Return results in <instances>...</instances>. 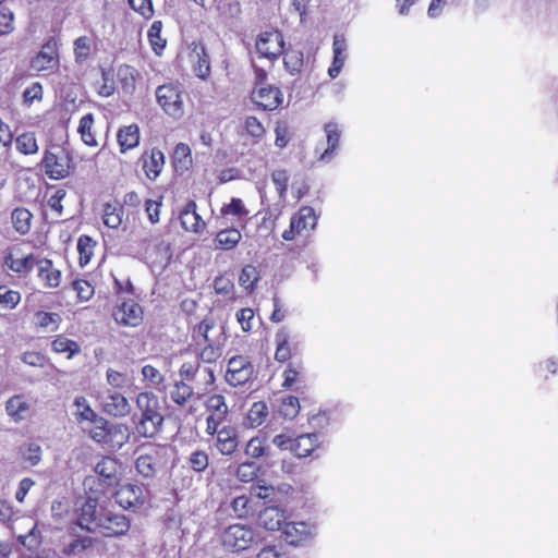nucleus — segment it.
Instances as JSON below:
<instances>
[{
    "label": "nucleus",
    "instance_id": "obj_1",
    "mask_svg": "<svg viewBox=\"0 0 558 558\" xmlns=\"http://www.w3.org/2000/svg\"><path fill=\"white\" fill-rule=\"evenodd\" d=\"M138 416H133L136 433L145 438H153L161 430L163 416L158 398L149 391L140 392L135 399Z\"/></svg>",
    "mask_w": 558,
    "mask_h": 558
},
{
    "label": "nucleus",
    "instance_id": "obj_2",
    "mask_svg": "<svg viewBox=\"0 0 558 558\" xmlns=\"http://www.w3.org/2000/svg\"><path fill=\"white\" fill-rule=\"evenodd\" d=\"M156 99L162 110L173 119H180L184 114L182 93L177 85L165 84L156 89Z\"/></svg>",
    "mask_w": 558,
    "mask_h": 558
},
{
    "label": "nucleus",
    "instance_id": "obj_3",
    "mask_svg": "<svg viewBox=\"0 0 558 558\" xmlns=\"http://www.w3.org/2000/svg\"><path fill=\"white\" fill-rule=\"evenodd\" d=\"M254 539L255 533L253 529L244 524H232L221 535L223 547L231 551L245 550Z\"/></svg>",
    "mask_w": 558,
    "mask_h": 558
},
{
    "label": "nucleus",
    "instance_id": "obj_4",
    "mask_svg": "<svg viewBox=\"0 0 558 558\" xmlns=\"http://www.w3.org/2000/svg\"><path fill=\"white\" fill-rule=\"evenodd\" d=\"M59 66L58 41L49 38L39 52L31 60V69L36 72H52Z\"/></svg>",
    "mask_w": 558,
    "mask_h": 558
},
{
    "label": "nucleus",
    "instance_id": "obj_5",
    "mask_svg": "<svg viewBox=\"0 0 558 558\" xmlns=\"http://www.w3.org/2000/svg\"><path fill=\"white\" fill-rule=\"evenodd\" d=\"M99 401L104 412L113 417H125L131 413L129 400L119 391L105 389L99 395Z\"/></svg>",
    "mask_w": 558,
    "mask_h": 558
},
{
    "label": "nucleus",
    "instance_id": "obj_6",
    "mask_svg": "<svg viewBox=\"0 0 558 558\" xmlns=\"http://www.w3.org/2000/svg\"><path fill=\"white\" fill-rule=\"evenodd\" d=\"M255 46L260 57L275 60L283 52V36L278 31L263 32L258 35Z\"/></svg>",
    "mask_w": 558,
    "mask_h": 558
},
{
    "label": "nucleus",
    "instance_id": "obj_7",
    "mask_svg": "<svg viewBox=\"0 0 558 558\" xmlns=\"http://www.w3.org/2000/svg\"><path fill=\"white\" fill-rule=\"evenodd\" d=\"M130 529V521L124 514L114 513L104 509L98 518L97 531L105 536H118L125 534Z\"/></svg>",
    "mask_w": 558,
    "mask_h": 558
},
{
    "label": "nucleus",
    "instance_id": "obj_8",
    "mask_svg": "<svg viewBox=\"0 0 558 558\" xmlns=\"http://www.w3.org/2000/svg\"><path fill=\"white\" fill-rule=\"evenodd\" d=\"M70 158L60 148L57 151L47 150L43 160L46 174L53 180H60L70 173Z\"/></svg>",
    "mask_w": 558,
    "mask_h": 558
},
{
    "label": "nucleus",
    "instance_id": "obj_9",
    "mask_svg": "<svg viewBox=\"0 0 558 558\" xmlns=\"http://www.w3.org/2000/svg\"><path fill=\"white\" fill-rule=\"evenodd\" d=\"M253 375V365L245 356H232L228 362L226 380L231 386H241L250 380Z\"/></svg>",
    "mask_w": 558,
    "mask_h": 558
},
{
    "label": "nucleus",
    "instance_id": "obj_10",
    "mask_svg": "<svg viewBox=\"0 0 558 558\" xmlns=\"http://www.w3.org/2000/svg\"><path fill=\"white\" fill-rule=\"evenodd\" d=\"M284 541L290 545H301L313 539L316 526L308 522H286L282 530Z\"/></svg>",
    "mask_w": 558,
    "mask_h": 558
},
{
    "label": "nucleus",
    "instance_id": "obj_11",
    "mask_svg": "<svg viewBox=\"0 0 558 558\" xmlns=\"http://www.w3.org/2000/svg\"><path fill=\"white\" fill-rule=\"evenodd\" d=\"M38 258L34 254H24L20 247H12L4 256V266L13 272L28 274L37 265Z\"/></svg>",
    "mask_w": 558,
    "mask_h": 558
},
{
    "label": "nucleus",
    "instance_id": "obj_12",
    "mask_svg": "<svg viewBox=\"0 0 558 558\" xmlns=\"http://www.w3.org/2000/svg\"><path fill=\"white\" fill-rule=\"evenodd\" d=\"M112 316L119 325L135 327L143 319V311L136 302L130 300L118 305Z\"/></svg>",
    "mask_w": 558,
    "mask_h": 558
},
{
    "label": "nucleus",
    "instance_id": "obj_13",
    "mask_svg": "<svg viewBox=\"0 0 558 558\" xmlns=\"http://www.w3.org/2000/svg\"><path fill=\"white\" fill-rule=\"evenodd\" d=\"M253 100L265 110H275L281 105L283 94L276 86H258L253 92Z\"/></svg>",
    "mask_w": 558,
    "mask_h": 558
},
{
    "label": "nucleus",
    "instance_id": "obj_14",
    "mask_svg": "<svg viewBox=\"0 0 558 558\" xmlns=\"http://www.w3.org/2000/svg\"><path fill=\"white\" fill-rule=\"evenodd\" d=\"M117 502L124 509L137 508L145 501L144 489L136 484H126L116 494Z\"/></svg>",
    "mask_w": 558,
    "mask_h": 558
},
{
    "label": "nucleus",
    "instance_id": "obj_15",
    "mask_svg": "<svg viewBox=\"0 0 558 558\" xmlns=\"http://www.w3.org/2000/svg\"><path fill=\"white\" fill-rule=\"evenodd\" d=\"M102 510L104 508L98 509L96 500L87 499L80 509L78 525L89 532H96L98 518L102 514Z\"/></svg>",
    "mask_w": 558,
    "mask_h": 558
},
{
    "label": "nucleus",
    "instance_id": "obj_16",
    "mask_svg": "<svg viewBox=\"0 0 558 558\" xmlns=\"http://www.w3.org/2000/svg\"><path fill=\"white\" fill-rule=\"evenodd\" d=\"M324 131L326 133L327 148L319 155L318 160L322 162H330L339 147L341 130L338 123L330 121L325 124Z\"/></svg>",
    "mask_w": 558,
    "mask_h": 558
},
{
    "label": "nucleus",
    "instance_id": "obj_17",
    "mask_svg": "<svg viewBox=\"0 0 558 558\" xmlns=\"http://www.w3.org/2000/svg\"><path fill=\"white\" fill-rule=\"evenodd\" d=\"M347 49L348 45L344 36L339 34L335 35L332 43L333 58L328 69V75L331 78H336L340 74L347 60Z\"/></svg>",
    "mask_w": 558,
    "mask_h": 558
},
{
    "label": "nucleus",
    "instance_id": "obj_18",
    "mask_svg": "<svg viewBox=\"0 0 558 558\" xmlns=\"http://www.w3.org/2000/svg\"><path fill=\"white\" fill-rule=\"evenodd\" d=\"M319 446L320 435L318 433L303 434L293 439L291 451L298 458H306Z\"/></svg>",
    "mask_w": 558,
    "mask_h": 558
},
{
    "label": "nucleus",
    "instance_id": "obj_19",
    "mask_svg": "<svg viewBox=\"0 0 558 558\" xmlns=\"http://www.w3.org/2000/svg\"><path fill=\"white\" fill-rule=\"evenodd\" d=\"M239 446L238 432L234 427L223 426L216 437V448L223 456L235 452Z\"/></svg>",
    "mask_w": 558,
    "mask_h": 558
},
{
    "label": "nucleus",
    "instance_id": "obj_20",
    "mask_svg": "<svg viewBox=\"0 0 558 558\" xmlns=\"http://www.w3.org/2000/svg\"><path fill=\"white\" fill-rule=\"evenodd\" d=\"M36 266L38 269V278L43 281L45 288L54 289L60 286L61 271L53 267L50 259L40 258Z\"/></svg>",
    "mask_w": 558,
    "mask_h": 558
},
{
    "label": "nucleus",
    "instance_id": "obj_21",
    "mask_svg": "<svg viewBox=\"0 0 558 558\" xmlns=\"http://www.w3.org/2000/svg\"><path fill=\"white\" fill-rule=\"evenodd\" d=\"M196 207V203L190 201L180 213V221L184 230L198 233L204 229L205 222L197 214Z\"/></svg>",
    "mask_w": 558,
    "mask_h": 558
},
{
    "label": "nucleus",
    "instance_id": "obj_22",
    "mask_svg": "<svg viewBox=\"0 0 558 558\" xmlns=\"http://www.w3.org/2000/svg\"><path fill=\"white\" fill-rule=\"evenodd\" d=\"M143 169L149 180H156L162 171L165 165V156L161 150L153 148L150 151L142 156Z\"/></svg>",
    "mask_w": 558,
    "mask_h": 558
},
{
    "label": "nucleus",
    "instance_id": "obj_23",
    "mask_svg": "<svg viewBox=\"0 0 558 558\" xmlns=\"http://www.w3.org/2000/svg\"><path fill=\"white\" fill-rule=\"evenodd\" d=\"M292 229H298L299 233L310 232L317 225V216L312 207L303 206L291 218Z\"/></svg>",
    "mask_w": 558,
    "mask_h": 558
},
{
    "label": "nucleus",
    "instance_id": "obj_24",
    "mask_svg": "<svg viewBox=\"0 0 558 558\" xmlns=\"http://www.w3.org/2000/svg\"><path fill=\"white\" fill-rule=\"evenodd\" d=\"M259 523L269 531L283 530L286 523L284 511L278 507H267L259 514Z\"/></svg>",
    "mask_w": 558,
    "mask_h": 558
},
{
    "label": "nucleus",
    "instance_id": "obj_25",
    "mask_svg": "<svg viewBox=\"0 0 558 558\" xmlns=\"http://www.w3.org/2000/svg\"><path fill=\"white\" fill-rule=\"evenodd\" d=\"M135 469L143 477L151 478L156 475L158 469V451L153 449L150 452L142 453L135 461Z\"/></svg>",
    "mask_w": 558,
    "mask_h": 558
},
{
    "label": "nucleus",
    "instance_id": "obj_26",
    "mask_svg": "<svg viewBox=\"0 0 558 558\" xmlns=\"http://www.w3.org/2000/svg\"><path fill=\"white\" fill-rule=\"evenodd\" d=\"M130 432L129 427L124 424H110L108 436L104 444L112 450H119L129 441Z\"/></svg>",
    "mask_w": 558,
    "mask_h": 558
},
{
    "label": "nucleus",
    "instance_id": "obj_27",
    "mask_svg": "<svg viewBox=\"0 0 558 558\" xmlns=\"http://www.w3.org/2000/svg\"><path fill=\"white\" fill-rule=\"evenodd\" d=\"M109 426V422L99 415L97 420H93L89 424H84L81 428L83 432L87 433L94 441L104 445L108 436Z\"/></svg>",
    "mask_w": 558,
    "mask_h": 558
},
{
    "label": "nucleus",
    "instance_id": "obj_28",
    "mask_svg": "<svg viewBox=\"0 0 558 558\" xmlns=\"http://www.w3.org/2000/svg\"><path fill=\"white\" fill-rule=\"evenodd\" d=\"M122 153L136 147L140 143V129L136 124L123 126L117 135Z\"/></svg>",
    "mask_w": 558,
    "mask_h": 558
},
{
    "label": "nucleus",
    "instance_id": "obj_29",
    "mask_svg": "<svg viewBox=\"0 0 558 558\" xmlns=\"http://www.w3.org/2000/svg\"><path fill=\"white\" fill-rule=\"evenodd\" d=\"M5 411L14 422H20L26 417L29 404L22 396H13L7 401Z\"/></svg>",
    "mask_w": 558,
    "mask_h": 558
},
{
    "label": "nucleus",
    "instance_id": "obj_30",
    "mask_svg": "<svg viewBox=\"0 0 558 558\" xmlns=\"http://www.w3.org/2000/svg\"><path fill=\"white\" fill-rule=\"evenodd\" d=\"M172 160L177 172L183 173L189 170L193 162L189 145L185 143H179L174 147Z\"/></svg>",
    "mask_w": 558,
    "mask_h": 558
},
{
    "label": "nucleus",
    "instance_id": "obj_31",
    "mask_svg": "<svg viewBox=\"0 0 558 558\" xmlns=\"http://www.w3.org/2000/svg\"><path fill=\"white\" fill-rule=\"evenodd\" d=\"M32 219L33 214L24 207L15 208L11 214L13 228L21 235H25L29 232Z\"/></svg>",
    "mask_w": 558,
    "mask_h": 558
},
{
    "label": "nucleus",
    "instance_id": "obj_32",
    "mask_svg": "<svg viewBox=\"0 0 558 558\" xmlns=\"http://www.w3.org/2000/svg\"><path fill=\"white\" fill-rule=\"evenodd\" d=\"M242 234L239 230L231 228L217 233L215 247L220 250H232L241 241Z\"/></svg>",
    "mask_w": 558,
    "mask_h": 558
},
{
    "label": "nucleus",
    "instance_id": "obj_33",
    "mask_svg": "<svg viewBox=\"0 0 558 558\" xmlns=\"http://www.w3.org/2000/svg\"><path fill=\"white\" fill-rule=\"evenodd\" d=\"M102 213H104V215H102L104 223L108 228L117 229L121 226L124 209L120 204L108 203L104 206Z\"/></svg>",
    "mask_w": 558,
    "mask_h": 558
},
{
    "label": "nucleus",
    "instance_id": "obj_34",
    "mask_svg": "<svg viewBox=\"0 0 558 558\" xmlns=\"http://www.w3.org/2000/svg\"><path fill=\"white\" fill-rule=\"evenodd\" d=\"M74 405L76 408L75 417L81 426L89 424V422L97 420V416H99L84 397L75 398Z\"/></svg>",
    "mask_w": 558,
    "mask_h": 558
},
{
    "label": "nucleus",
    "instance_id": "obj_35",
    "mask_svg": "<svg viewBox=\"0 0 558 558\" xmlns=\"http://www.w3.org/2000/svg\"><path fill=\"white\" fill-rule=\"evenodd\" d=\"M193 393V388L180 380L174 383L170 391V399L178 405H184L192 398Z\"/></svg>",
    "mask_w": 558,
    "mask_h": 558
},
{
    "label": "nucleus",
    "instance_id": "obj_36",
    "mask_svg": "<svg viewBox=\"0 0 558 558\" xmlns=\"http://www.w3.org/2000/svg\"><path fill=\"white\" fill-rule=\"evenodd\" d=\"M94 116L92 113L83 116L78 124V133L81 134V138L88 146L97 145L96 138L92 132Z\"/></svg>",
    "mask_w": 558,
    "mask_h": 558
},
{
    "label": "nucleus",
    "instance_id": "obj_37",
    "mask_svg": "<svg viewBox=\"0 0 558 558\" xmlns=\"http://www.w3.org/2000/svg\"><path fill=\"white\" fill-rule=\"evenodd\" d=\"M268 415V407L265 402H254L247 413V421L251 427H257L264 423Z\"/></svg>",
    "mask_w": 558,
    "mask_h": 558
},
{
    "label": "nucleus",
    "instance_id": "obj_38",
    "mask_svg": "<svg viewBox=\"0 0 558 558\" xmlns=\"http://www.w3.org/2000/svg\"><path fill=\"white\" fill-rule=\"evenodd\" d=\"M16 149L24 155L37 153L38 145L34 133L26 132L19 135L15 140Z\"/></svg>",
    "mask_w": 558,
    "mask_h": 558
},
{
    "label": "nucleus",
    "instance_id": "obj_39",
    "mask_svg": "<svg viewBox=\"0 0 558 558\" xmlns=\"http://www.w3.org/2000/svg\"><path fill=\"white\" fill-rule=\"evenodd\" d=\"M162 23L161 21H155L148 29L147 37L150 43L153 50L160 54L166 46V39L161 37Z\"/></svg>",
    "mask_w": 558,
    "mask_h": 558
},
{
    "label": "nucleus",
    "instance_id": "obj_40",
    "mask_svg": "<svg viewBox=\"0 0 558 558\" xmlns=\"http://www.w3.org/2000/svg\"><path fill=\"white\" fill-rule=\"evenodd\" d=\"M283 63L291 75L300 73L303 66V52L300 50H288L284 53Z\"/></svg>",
    "mask_w": 558,
    "mask_h": 558
},
{
    "label": "nucleus",
    "instance_id": "obj_41",
    "mask_svg": "<svg viewBox=\"0 0 558 558\" xmlns=\"http://www.w3.org/2000/svg\"><path fill=\"white\" fill-rule=\"evenodd\" d=\"M52 349L57 353H68V357H72L80 352L77 342L68 339L66 337L59 336L52 341Z\"/></svg>",
    "mask_w": 558,
    "mask_h": 558
},
{
    "label": "nucleus",
    "instance_id": "obj_42",
    "mask_svg": "<svg viewBox=\"0 0 558 558\" xmlns=\"http://www.w3.org/2000/svg\"><path fill=\"white\" fill-rule=\"evenodd\" d=\"M116 83L112 71H101V82L97 86V93L101 97H110L114 94Z\"/></svg>",
    "mask_w": 558,
    "mask_h": 558
},
{
    "label": "nucleus",
    "instance_id": "obj_43",
    "mask_svg": "<svg viewBox=\"0 0 558 558\" xmlns=\"http://www.w3.org/2000/svg\"><path fill=\"white\" fill-rule=\"evenodd\" d=\"M258 280V271L253 265H245L240 274L239 282L247 291L254 289L255 283Z\"/></svg>",
    "mask_w": 558,
    "mask_h": 558
},
{
    "label": "nucleus",
    "instance_id": "obj_44",
    "mask_svg": "<svg viewBox=\"0 0 558 558\" xmlns=\"http://www.w3.org/2000/svg\"><path fill=\"white\" fill-rule=\"evenodd\" d=\"M95 242L92 238L87 235H82L77 241V251L80 253V264L81 266L86 265L92 256L94 251Z\"/></svg>",
    "mask_w": 558,
    "mask_h": 558
},
{
    "label": "nucleus",
    "instance_id": "obj_45",
    "mask_svg": "<svg viewBox=\"0 0 558 558\" xmlns=\"http://www.w3.org/2000/svg\"><path fill=\"white\" fill-rule=\"evenodd\" d=\"M209 463V458L206 451L204 450H195L191 452L187 464L189 466L197 473L204 472Z\"/></svg>",
    "mask_w": 558,
    "mask_h": 558
},
{
    "label": "nucleus",
    "instance_id": "obj_46",
    "mask_svg": "<svg viewBox=\"0 0 558 558\" xmlns=\"http://www.w3.org/2000/svg\"><path fill=\"white\" fill-rule=\"evenodd\" d=\"M118 75L123 92L133 94L135 90V70L131 66L120 68Z\"/></svg>",
    "mask_w": 558,
    "mask_h": 558
},
{
    "label": "nucleus",
    "instance_id": "obj_47",
    "mask_svg": "<svg viewBox=\"0 0 558 558\" xmlns=\"http://www.w3.org/2000/svg\"><path fill=\"white\" fill-rule=\"evenodd\" d=\"M300 411V402L296 397L289 396L284 398L279 408V413L288 420H293Z\"/></svg>",
    "mask_w": 558,
    "mask_h": 558
},
{
    "label": "nucleus",
    "instance_id": "obj_48",
    "mask_svg": "<svg viewBox=\"0 0 558 558\" xmlns=\"http://www.w3.org/2000/svg\"><path fill=\"white\" fill-rule=\"evenodd\" d=\"M90 53V40L86 36H81L74 41V56L77 63L84 62Z\"/></svg>",
    "mask_w": 558,
    "mask_h": 558
},
{
    "label": "nucleus",
    "instance_id": "obj_49",
    "mask_svg": "<svg viewBox=\"0 0 558 558\" xmlns=\"http://www.w3.org/2000/svg\"><path fill=\"white\" fill-rule=\"evenodd\" d=\"M41 453V447L35 442H29L22 449L24 461L28 462L32 466H35L40 462Z\"/></svg>",
    "mask_w": 558,
    "mask_h": 558
},
{
    "label": "nucleus",
    "instance_id": "obj_50",
    "mask_svg": "<svg viewBox=\"0 0 558 558\" xmlns=\"http://www.w3.org/2000/svg\"><path fill=\"white\" fill-rule=\"evenodd\" d=\"M14 14L7 5H0V35H7L14 29Z\"/></svg>",
    "mask_w": 558,
    "mask_h": 558
},
{
    "label": "nucleus",
    "instance_id": "obj_51",
    "mask_svg": "<svg viewBox=\"0 0 558 558\" xmlns=\"http://www.w3.org/2000/svg\"><path fill=\"white\" fill-rule=\"evenodd\" d=\"M206 407L209 411H213V415L226 416L228 413V407L221 395L209 397L206 401Z\"/></svg>",
    "mask_w": 558,
    "mask_h": 558
},
{
    "label": "nucleus",
    "instance_id": "obj_52",
    "mask_svg": "<svg viewBox=\"0 0 558 558\" xmlns=\"http://www.w3.org/2000/svg\"><path fill=\"white\" fill-rule=\"evenodd\" d=\"M43 85L38 82L33 83L23 93V105L31 107L34 101H40L43 99Z\"/></svg>",
    "mask_w": 558,
    "mask_h": 558
},
{
    "label": "nucleus",
    "instance_id": "obj_53",
    "mask_svg": "<svg viewBox=\"0 0 558 558\" xmlns=\"http://www.w3.org/2000/svg\"><path fill=\"white\" fill-rule=\"evenodd\" d=\"M116 462L114 460L110 458H105L100 462H98L95 466V472L106 478V480H112L116 476Z\"/></svg>",
    "mask_w": 558,
    "mask_h": 558
},
{
    "label": "nucleus",
    "instance_id": "obj_54",
    "mask_svg": "<svg viewBox=\"0 0 558 558\" xmlns=\"http://www.w3.org/2000/svg\"><path fill=\"white\" fill-rule=\"evenodd\" d=\"M206 343L207 344L198 353V357L204 363H214L220 357L221 350L218 345H215L211 341L206 342Z\"/></svg>",
    "mask_w": 558,
    "mask_h": 558
},
{
    "label": "nucleus",
    "instance_id": "obj_55",
    "mask_svg": "<svg viewBox=\"0 0 558 558\" xmlns=\"http://www.w3.org/2000/svg\"><path fill=\"white\" fill-rule=\"evenodd\" d=\"M106 380L108 385L114 389H121L126 386L128 377L125 374L120 373L113 368H108L106 372Z\"/></svg>",
    "mask_w": 558,
    "mask_h": 558
},
{
    "label": "nucleus",
    "instance_id": "obj_56",
    "mask_svg": "<svg viewBox=\"0 0 558 558\" xmlns=\"http://www.w3.org/2000/svg\"><path fill=\"white\" fill-rule=\"evenodd\" d=\"M271 180L279 193V196L284 197L289 182L288 172L286 170H276L271 173Z\"/></svg>",
    "mask_w": 558,
    "mask_h": 558
},
{
    "label": "nucleus",
    "instance_id": "obj_57",
    "mask_svg": "<svg viewBox=\"0 0 558 558\" xmlns=\"http://www.w3.org/2000/svg\"><path fill=\"white\" fill-rule=\"evenodd\" d=\"M73 289L81 301H88L94 295V288L87 280H75L73 282Z\"/></svg>",
    "mask_w": 558,
    "mask_h": 558
},
{
    "label": "nucleus",
    "instance_id": "obj_58",
    "mask_svg": "<svg viewBox=\"0 0 558 558\" xmlns=\"http://www.w3.org/2000/svg\"><path fill=\"white\" fill-rule=\"evenodd\" d=\"M266 447L260 437H253L248 440L245 447V454L251 458H259L265 453Z\"/></svg>",
    "mask_w": 558,
    "mask_h": 558
},
{
    "label": "nucleus",
    "instance_id": "obj_59",
    "mask_svg": "<svg viewBox=\"0 0 558 558\" xmlns=\"http://www.w3.org/2000/svg\"><path fill=\"white\" fill-rule=\"evenodd\" d=\"M142 375L145 380L149 381L153 386H159L163 383V375L153 365H144L142 367Z\"/></svg>",
    "mask_w": 558,
    "mask_h": 558
},
{
    "label": "nucleus",
    "instance_id": "obj_60",
    "mask_svg": "<svg viewBox=\"0 0 558 558\" xmlns=\"http://www.w3.org/2000/svg\"><path fill=\"white\" fill-rule=\"evenodd\" d=\"M197 63L195 65V73L199 78H206L210 73V64L205 50L202 49V52H196Z\"/></svg>",
    "mask_w": 558,
    "mask_h": 558
},
{
    "label": "nucleus",
    "instance_id": "obj_61",
    "mask_svg": "<svg viewBox=\"0 0 558 558\" xmlns=\"http://www.w3.org/2000/svg\"><path fill=\"white\" fill-rule=\"evenodd\" d=\"M21 302V294L14 290H7L0 293V306L3 308H14Z\"/></svg>",
    "mask_w": 558,
    "mask_h": 558
},
{
    "label": "nucleus",
    "instance_id": "obj_62",
    "mask_svg": "<svg viewBox=\"0 0 558 558\" xmlns=\"http://www.w3.org/2000/svg\"><path fill=\"white\" fill-rule=\"evenodd\" d=\"M236 319L242 327V330L247 332L253 328L254 311L245 307L236 312Z\"/></svg>",
    "mask_w": 558,
    "mask_h": 558
},
{
    "label": "nucleus",
    "instance_id": "obj_63",
    "mask_svg": "<svg viewBox=\"0 0 558 558\" xmlns=\"http://www.w3.org/2000/svg\"><path fill=\"white\" fill-rule=\"evenodd\" d=\"M65 195V190L59 189L48 198L47 205L56 213L57 217L62 216L63 207L61 203Z\"/></svg>",
    "mask_w": 558,
    "mask_h": 558
},
{
    "label": "nucleus",
    "instance_id": "obj_64",
    "mask_svg": "<svg viewBox=\"0 0 558 558\" xmlns=\"http://www.w3.org/2000/svg\"><path fill=\"white\" fill-rule=\"evenodd\" d=\"M257 469L254 463L244 462L238 466L236 477L241 482H250L256 476Z\"/></svg>",
    "mask_w": 558,
    "mask_h": 558
}]
</instances>
